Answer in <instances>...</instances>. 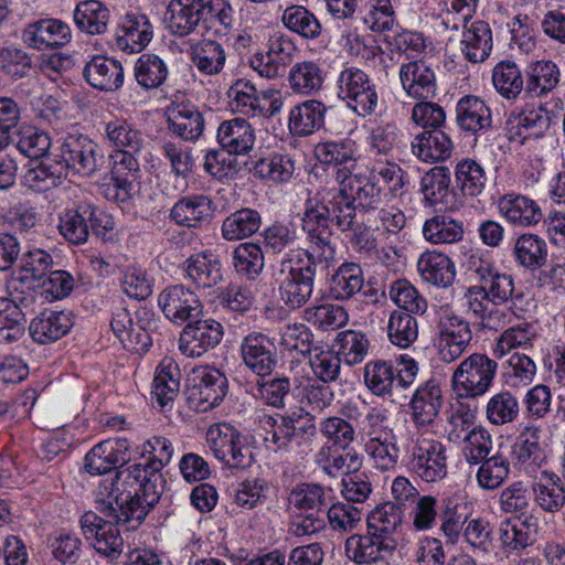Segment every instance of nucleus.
<instances>
[{
  "label": "nucleus",
  "instance_id": "obj_1",
  "mask_svg": "<svg viewBox=\"0 0 565 565\" xmlns=\"http://www.w3.org/2000/svg\"><path fill=\"white\" fill-rule=\"evenodd\" d=\"M147 450L152 455L149 462L118 472L114 479L117 502L129 503V511L124 512L121 520H143L146 508L156 503L162 493L160 471L172 458V444L164 437L154 436L148 440Z\"/></svg>",
  "mask_w": 565,
  "mask_h": 565
},
{
  "label": "nucleus",
  "instance_id": "obj_2",
  "mask_svg": "<svg viewBox=\"0 0 565 565\" xmlns=\"http://www.w3.org/2000/svg\"><path fill=\"white\" fill-rule=\"evenodd\" d=\"M114 491V482L108 495L107 503H102L98 508V513L88 511L85 512L81 519L82 530L87 540H93L94 548L109 558L118 557L122 552L124 541L120 536L117 524L132 523L135 527L141 523L142 520H121L124 512L129 511L127 502L122 504L117 502Z\"/></svg>",
  "mask_w": 565,
  "mask_h": 565
},
{
  "label": "nucleus",
  "instance_id": "obj_3",
  "mask_svg": "<svg viewBox=\"0 0 565 565\" xmlns=\"http://www.w3.org/2000/svg\"><path fill=\"white\" fill-rule=\"evenodd\" d=\"M497 363L484 354L473 353L455 370L451 385L459 397H479L488 392L494 379Z\"/></svg>",
  "mask_w": 565,
  "mask_h": 565
},
{
  "label": "nucleus",
  "instance_id": "obj_4",
  "mask_svg": "<svg viewBox=\"0 0 565 565\" xmlns=\"http://www.w3.org/2000/svg\"><path fill=\"white\" fill-rule=\"evenodd\" d=\"M206 441L214 456L231 468H247L253 462L249 447L231 425H212L207 429Z\"/></svg>",
  "mask_w": 565,
  "mask_h": 565
},
{
  "label": "nucleus",
  "instance_id": "obj_5",
  "mask_svg": "<svg viewBox=\"0 0 565 565\" xmlns=\"http://www.w3.org/2000/svg\"><path fill=\"white\" fill-rule=\"evenodd\" d=\"M225 395V379L214 369L200 366L188 379L186 401L196 412H207Z\"/></svg>",
  "mask_w": 565,
  "mask_h": 565
},
{
  "label": "nucleus",
  "instance_id": "obj_6",
  "mask_svg": "<svg viewBox=\"0 0 565 565\" xmlns=\"http://www.w3.org/2000/svg\"><path fill=\"white\" fill-rule=\"evenodd\" d=\"M445 447L427 435H420L415 441L411 467L426 482H435L447 473Z\"/></svg>",
  "mask_w": 565,
  "mask_h": 565
},
{
  "label": "nucleus",
  "instance_id": "obj_7",
  "mask_svg": "<svg viewBox=\"0 0 565 565\" xmlns=\"http://www.w3.org/2000/svg\"><path fill=\"white\" fill-rule=\"evenodd\" d=\"M158 302L164 316L182 324L202 313V303L196 288L185 285H168L159 295Z\"/></svg>",
  "mask_w": 565,
  "mask_h": 565
},
{
  "label": "nucleus",
  "instance_id": "obj_8",
  "mask_svg": "<svg viewBox=\"0 0 565 565\" xmlns=\"http://www.w3.org/2000/svg\"><path fill=\"white\" fill-rule=\"evenodd\" d=\"M150 326L151 320L146 312L132 315L127 309L117 310L110 322L122 345L136 353L145 352L151 345Z\"/></svg>",
  "mask_w": 565,
  "mask_h": 565
},
{
  "label": "nucleus",
  "instance_id": "obj_9",
  "mask_svg": "<svg viewBox=\"0 0 565 565\" xmlns=\"http://www.w3.org/2000/svg\"><path fill=\"white\" fill-rule=\"evenodd\" d=\"M472 339L469 323L460 317L446 313L438 322L437 349L441 361L451 363L459 359Z\"/></svg>",
  "mask_w": 565,
  "mask_h": 565
},
{
  "label": "nucleus",
  "instance_id": "obj_10",
  "mask_svg": "<svg viewBox=\"0 0 565 565\" xmlns=\"http://www.w3.org/2000/svg\"><path fill=\"white\" fill-rule=\"evenodd\" d=\"M222 335V326L215 320L190 322L180 333L179 350L185 356L198 358L216 347Z\"/></svg>",
  "mask_w": 565,
  "mask_h": 565
},
{
  "label": "nucleus",
  "instance_id": "obj_11",
  "mask_svg": "<svg viewBox=\"0 0 565 565\" xmlns=\"http://www.w3.org/2000/svg\"><path fill=\"white\" fill-rule=\"evenodd\" d=\"M342 98L358 114L371 113L377 103V94L369 76L360 70L348 68L341 73Z\"/></svg>",
  "mask_w": 565,
  "mask_h": 565
},
{
  "label": "nucleus",
  "instance_id": "obj_12",
  "mask_svg": "<svg viewBox=\"0 0 565 565\" xmlns=\"http://www.w3.org/2000/svg\"><path fill=\"white\" fill-rule=\"evenodd\" d=\"M295 53L296 46L294 42L286 35L275 32L268 38L267 61L264 63V56L257 55L250 61V65L262 76L273 78L278 76L285 66L292 61Z\"/></svg>",
  "mask_w": 565,
  "mask_h": 565
},
{
  "label": "nucleus",
  "instance_id": "obj_13",
  "mask_svg": "<svg viewBox=\"0 0 565 565\" xmlns=\"http://www.w3.org/2000/svg\"><path fill=\"white\" fill-rule=\"evenodd\" d=\"M393 548L392 539L377 537L369 531L366 535H352L345 542L347 556L358 564L383 562Z\"/></svg>",
  "mask_w": 565,
  "mask_h": 565
},
{
  "label": "nucleus",
  "instance_id": "obj_14",
  "mask_svg": "<svg viewBox=\"0 0 565 565\" xmlns=\"http://www.w3.org/2000/svg\"><path fill=\"white\" fill-rule=\"evenodd\" d=\"M539 531V518L533 512H523L503 521L499 529V539L509 550H521L530 545Z\"/></svg>",
  "mask_w": 565,
  "mask_h": 565
},
{
  "label": "nucleus",
  "instance_id": "obj_15",
  "mask_svg": "<svg viewBox=\"0 0 565 565\" xmlns=\"http://www.w3.org/2000/svg\"><path fill=\"white\" fill-rule=\"evenodd\" d=\"M139 169L138 161L131 152L120 151L114 161L110 180L105 193L108 199L125 202L130 195V188Z\"/></svg>",
  "mask_w": 565,
  "mask_h": 565
},
{
  "label": "nucleus",
  "instance_id": "obj_16",
  "mask_svg": "<svg viewBox=\"0 0 565 565\" xmlns=\"http://www.w3.org/2000/svg\"><path fill=\"white\" fill-rule=\"evenodd\" d=\"M443 404V393L439 385L427 382L419 387L412 401V418L418 426H428L433 424L439 413Z\"/></svg>",
  "mask_w": 565,
  "mask_h": 565
},
{
  "label": "nucleus",
  "instance_id": "obj_17",
  "mask_svg": "<svg viewBox=\"0 0 565 565\" xmlns=\"http://www.w3.org/2000/svg\"><path fill=\"white\" fill-rule=\"evenodd\" d=\"M26 39L38 50L53 49L68 42L70 28L60 20L45 19L30 24L25 30Z\"/></svg>",
  "mask_w": 565,
  "mask_h": 565
},
{
  "label": "nucleus",
  "instance_id": "obj_18",
  "mask_svg": "<svg viewBox=\"0 0 565 565\" xmlns=\"http://www.w3.org/2000/svg\"><path fill=\"white\" fill-rule=\"evenodd\" d=\"M200 0H171L164 21L169 30L179 36H185L193 32L200 24Z\"/></svg>",
  "mask_w": 565,
  "mask_h": 565
},
{
  "label": "nucleus",
  "instance_id": "obj_19",
  "mask_svg": "<svg viewBox=\"0 0 565 565\" xmlns=\"http://www.w3.org/2000/svg\"><path fill=\"white\" fill-rule=\"evenodd\" d=\"M532 492L536 504L546 512H556L565 504V490L561 479L547 471L535 476Z\"/></svg>",
  "mask_w": 565,
  "mask_h": 565
},
{
  "label": "nucleus",
  "instance_id": "obj_20",
  "mask_svg": "<svg viewBox=\"0 0 565 565\" xmlns=\"http://www.w3.org/2000/svg\"><path fill=\"white\" fill-rule=\"evenodd\" d=\"M452 141L439 129L419 134L413 143V152L425 162L444 161L450 157Z\"/></svg>",
  "mask_w": 565,
  "mask_h": 565
},
{
  "label": "nucleus",
  "instance_id": "obj_21",
  "mask_svg": "<svg viewBox=\"0 0 565 565\" xmlns=\"http://www.w3.org/2000/svg\"><path fill=\"white\" fill-rule=\"evenodd\" d=\"M217 139L228 153L248 152L254 145V130L244 119L235 118L224 121L217 131Z\"/></svg>",
  "mask_w": 565,
  "mask_h": 565
},
{
  "label": "nucleus",
  "instance_id": "obj_22",
  "mask_svg": "<svg viewBox=\"0 0 565 565\" xmlns=\"http://www.w3.org/2000/svg\"><path fill=\"white\" fill-rule=\"evenodd\" d=\"M73 322L64 312L42 313L34 318L29 327L32 339L45 344L64 337L72 328Z\"/></svg>",
  "mask_w": 565,
  "mask_h": 565
},
{
  "label": "nucleus",
  "instance_id": "obj_23",
  "mask_svg": "<svg viewBox=\"0 0 565 565\" xmlns=\"http://www.w3.org/2000/svg\"><path fill=\"white\" fill-rule=\"evenodd\" d=\"M51 257L43 252L30 253L22 265L20 282L46 280L47 282H70L75 278L65 270H50Z\"/></svg>",
  "mask_w": 565,
  "mask_h": 565
},
{
  "label": "nucleus",
  "instance_id": "obj_24",
  "mask_svg": "<svg viewBox=\"0 0 565 565\" xmlns=\"http://www.w3.org/2000/svg\"><path fill=\"white\" fill-rule=\"evenodd\" d=\"M88 83L100 90L118 88L124 78L119 63L105 56H95L85 67Z\"/></svg>",
  "mask_w": 565,
  "mask_h": 565
},
{
  "label": "nucleus",
  "instance_id": "obj_25",
  "mask_svg": "<svg viewBox=\"0 0 565 565\" xmlns=\"http://www.w3.org/2000/svg\"><path fill=\"white\" fill-rule=\"evenodd\" d=\"M63 159L68 169L89 174L95 170V146L85 137H68L63 146Z\"/></svg>",
  "mask_w": 565,
  "mask_h": 565
},
{
  "label": "nucleus",
  "instance_id": "obj_26",
  "mask_svg": "<svg viewBox=\"0 0 565 565\" xmlns=\"http://www.w3.org/2000/svg\"><path fill=\"white\" fill-rule=\"evenodd\" d=\"M461 51L466 57L473 62H482L491 50V31L482 21L466 25L461 34Z\"/></svg>",
  "mask_w": 565,
  "mask_h": 565
},
{
  "label": "nucleus",
  "instance_id": "obj_27",
  "mask_svg": "<svg viewBox=\"0 0 565 565\" xmlns=\"http://www.w3.org/2000/svg\"><path fill=\"white\" fill-rule=\"evenodd\" d=\"M270 347L268 339L263 335L247 337L242 347L246 365L260 376L270 374L275 365Z\"/></svg>",
  "mask_w": 565,
  "mask_h": 565
},
{
  "label": "nucleus",
  "instance_id": "obj_28",
  "mask_svg": "<svg viewBox=\"0 0 565 565\" xmlns=\"http://www.w3.org/2000/svg\"><path fill=\"white\" fill-rule=\"evenodd\" d=\"M125 460V452L121 449L120 441L106 440L95 446L86 455L85 468L92 475H103Z\"/></svg>",
  "mask_w": 565,
  "mask_h": 565
},
{
  "label": "nucleus",
  "instance_id": "obj_29",
  "mask_svg": "<svg viewBox=\"0 0 565 565\" xmlns=\"http://www.w3.org/2000/svg\"><path fill=\"white\" fill-rule=\"evenodd\" d=\"M457 119L462 129L477 132L490 127L491 111L480 98L466 96L457 105Z\"/></svg>",
  "mask_w": 565,
  "mask_h": 565
},
{
  "label": "nucleus",
  "instance_id": "obj_30",
  "mask_svg": "<svg viewBox=\"0 0 565 565\" xmlns=\"http://www.w3.org/2000/svg\"><path fill=\"white\" fill-rule=\"evenodd\" d=\"M401 81L406 92L416 98H426L435 87V75L423 62H411L401 70Z\"/></svg>",
  "mask_w": 565,
  "mask_h": 565
},
{
  "label": "nucleus",
  "instance_id": "obj_31",
  "mask_svg": "<svg viewBox=\"0 0 565 565\" xmlns=\"http://www.w3.org/2000/svg\"><path fill=\"white\" fill-rule=\"evenodd\" d=\"M513 294L512 285H473L468 289L467 298L475 313H483L492 305L505 302Z\"/></svg>",
  "mask_w": 565,
  "mask_h": 565
},
{
  "label": "nucleus",
  "instance_id": "obj_32",
  "mask_svg": "<svg viewBox=\"0 0 565 565\" xmlns=\"http://www.w3.org/2000/svg\"><path fill=\"white\" fill-rule=\"evenodd\" d=\"M338 179L340 196L348 207L355 202H359L360 205L367 204L375 194L374 184L359 174L342 169L338 171Z\"/></svg>",
  "mask_w": 565,
  "mask_h": 565
},
{
  "label": "nucleus",
  "instance_id": "obj_33",
  "mask_svg": "<svg viewBox=\"0 0 565 565\" xmlns=\"http://www.w3.org/2000/svg\"><path fill=\"white\" fill-rule=\"evenodd\" d=\"M180 369L172 359H164L159 364L153 380V394L161 407L174 399L180 386Z\"/></svg>",
  "mask_w": 565,
  "mask_h": 565
},
{
  "label": "nucleus",
  "instance_id": "obj_34",
  "mask_svg": "<svg viewBox=\"0 0 565 565\" xmlns=\"http://www.w3.org/2000/svg\"><path fill=\"white\" fill-rule=\"evenodd\" d=\"M499 206L507 220L515 225L531 226L542 217L539 205L525 196H504Z\"/></svg>",
  "mask_w": 565,
  "mask_h": 565
},
{
  "label": "nucleus",
  "instance_id": "obj_35",
  "mask_svg": "<svg viewBox=\"0 0 565 565\" xmlns=\"http://www.w3.org/2000/svg\"><path fill=\"white\" fill-rule=\"evenodd\" d=\"M17 299L0 297V343H10L24 334L25 318Z\"/></svg>",
  "mask_w": 565,
  "mask_h": 565
},
{
  "label": "nucleus",
  "instance_id": "obj_36",
  "mask_svg": "<svg viewBox=\"0 0 565 565\" xmlns=\"http://www.w3.org/2000/svg\"><path fill=\"white\" fill-rule=\"evenodd\" d=\"M192 62L196 68L207 75L218 74L225 65L226 54L216 41L203 40L191 51Z\"/></svg>",
  "mask_w": 565,
  "mask_h": 565
},
{
  "label": "nucleus",
  "instance_id": "obj_37",
  "mask_svg": "<svg viewBox=\"0 0 565 565\" xmlns=\"http://www.w3.org/2000/svg\"><path fill=\"white\" fill-rule=\"evenodd\" d=\"M74 20L81 30L89 34H102L107 29L109 11L99 1L87 0L76 7Z\"/></svg>",
  "mask_w": 565,
  "mask_h": 565
},
{
  "label": "nucleus",
  "instance_id": "obj_38",
  "mask_svg": "<svg viewBox=\"0 0 565 565\" xmlns=\"http://www.w3.org/2000/svg\"><path fill=\"white\" fill-rule=\"evenodd\" d=\"M417 267L422 278L427 282H451L455 279V265L441 253H424L418 259Z\"/></svg>",
  "mask_w": 565,
  "mask_h": 565
},
{
  "label": "nucleus",
  "instance_id": "obj_39",
  "mask_svg": "<svg viewBox=\"0 0 565 565\" xmlns=\"http://www.w3.org/2000/svg\"><path fill=\"white\" fill-rule=\"evenodd\" d=\"M201 114L185 105H178L170 109L169 127L173 134L185 140L196 139L203 131Z\"/></svg>",
  "mask_w": 565,
  "mask_h": 565
},
{
  "label": "nucleus",
  "instance_id": "obj_40",
  "mask_svg": "<svg viewBox=\"0 0 565 565\" xmlns=\"http://www.w3.org/2000/svg\"><path fill=\"white\" fill-rule=\"evenodd\" d=\"M259 226V214L254 210L242 209L224 220L222 234L227 241H239L256 233Z\"/></svg>",
  "mask_w": 565,
  "mask_h": 565
},
{
  "label": "nucleus",
  "instance_id": "obj_41",
  "mask_svg": "<svg viewBox=\"0 0 565 565\" xmlns=\"http://www.w3.org/2000/svg\"><path fill=\"white\" fill-rule=\"evenodd\" d=\"M324 110V106L317 100H308L297 106L290 113V129L298 135L311 134L322 126Z\"/></svg>",
  "mask_w": 565,
  "mask_h": 565
},
{
  "label": "nucleus",
  "instance_id": "obj_42",
  "mask_svg": "<svg viewBox=\"0 0 565 565\" xmlns=\"http://www.w3.org/2000/svg\"><path fill=\"white\" fill-rule=\"evenodd\" d=\"M211 201L205 196L188 198L179 201L171 211L172 218L181 225L196 226L211 215Z\"/></svg>",
  "mask_w": 565,
  "mask_h": 565
},
{
  "label": "nucleus",
  "instance_id": "obj_43",
  "mask_svg": "<svg viewBox=\"0 0 565 565\" xmlns=\"http://www.w3.org/2000/svg\"><path fill=\"white\" fill-rule=\"evenodd\" d=\"M387 334L394 345L408 348L418 337L417 321L411 315L395 310L388 320Z\"/></svg>",
  "mask_w": 565,
  "mask_h": 565
},
{
  "label": "nucleus",
  "instance_id": "obj_44",
  "mask_svg": "<svg viewBox=\"0 0 565 565\" xmlns=\"http://www.w3.org/2000/svg\"><path fill=\"white\" fill-rule=\"evenodd\" d=\"M510 473L509 460L502 455H494L480 462L477 482L486 490H494L503 484Z\"/></svg>",
  "mask_w": 565,
  "mask_h": 565
},
{
  "label": "nucleus",
  "instance_id": "obj_45",
  "mask_svg": "<svg viewBox=\"0 0 565 565\" xmlns=\"http://www.w3.org/2000/svg\"><path fill=\"white\" fill-rule=\"evenodd\" d=\"M151 34L150 25L143 18H128L122 25V34L117 38V44L130 53L139 52L151 40Z\"/></svg>",
  "mask_w": 565,
  "mask_h": 565
},
{
  "label": "nucleus",
  "instance_id": "obj_46",
  "mask_svg": "<svg viewBox=\"0 0 565 565\" xmlns=\"http://www.w3.org/2000/svg\"><path fill=\"white\" fill-rule=\"evenodd\" d=\"M360 14L363 22L375 32L388 30L393 24L390 0H363Z\"/></svg>",
  "mask_w": 565,
  "mask_h": 565
},
{
  "label": "nucleus",
  "instance_id": "obj_47",
  "mask_svg": "<svg viewBox=\"0 0 565 565\" xmlns=\"http://www.w3.org/2000/svg\"><path fill=\"white\" fill-rule=\"evenodd\" d=\"M200 23L206 30L217 26L230 28L232 24V7L226 0H200L199 1Z\"/></svg>",
  "mask_w": 565,
  "mask_h": 565
},
{
  "label": "nucleus",
  "instance_id": "obj_48",
  "mask_svg": "<svg viewBox=\"0 0 565 565\" xmlns=\"http://www.w3.org/2000/svg\"><path fill=\"white\" fill-rule=\"evenodd\" d=\"M424 236L433 244H450L462 238L463 231L461 226L444 216H435L426 221L424 225Z\"/></svg>",
  "mask_w": 565,
  "mask_h": 565
},
{
  "label": "nucleus",
  "instance_id": "obj_49",
  "mask_svg": "<svg viewBox=\"0 0 565 565\" xmlns=\"http://www.w3.org/2000/svg\"><path fill=\"white\" fill-rule=\"evenodd\" d=\"M514 252L518 260L525 267L537 268L545 263V243L536 235H521L516 239Z\"/></svg>",
  "mask_w": 565,
  "mask_h": 565
},
{
  "label": "nucleus",
  "instance_id": "obj_50",
  "mask_svg": "<svg viewBox=\"0 0 565 565\" xmlns=\"http://www.w3.org/2000/svg\"><path fill=\"white\" fill-rule=\"evenodd\" d=\"M402 518L399 511L391 503L374 509L367 518V531L383 539H391L388 534L394 532Z\"/></svg>",
  "mask_w": 565,
  "mask_h": 565
},
{
  "label": "nucleus",
  "instance_id": "obj_51",
  "mask_svg": "<svg viewBox=\"0 0 565 565\" xmlns=\"http://www.w3.org/2000/svg\"><path fill=\"white\" fill-rule=\"evenodd\" d=\"M519 414L516 398L509 392L493 395L487 403L486 415L494 425H504L514 420Z\"/></svg>",
  "mask_w": 565,
  "mask_h": 565
},
{
  "label": "nucleus",
  "instance_id": "obj_52",
  "mask_svg": "<svg viewBox=\"0 0 565 565\" xmlns=\"http://www.w3.org/2000/svg\"><path fill=\"white\" fill-rule=\"evenodd\" d=\"M25 287V290L21 291L25 296L18 299L25 307L30 303L43 306L62 300L73 290L72 285H26Z\"/></svg>",
  "mask_w": 565,
  "mask_h": 565
},
{
  "label": "nucleus",
  "instance_id": "obj_53",
  "mask_svg": "<svg viewBox=\"0 0 565 565\" xmlns=\"http://www.w3.org/2000/svg\"><path fill=\"white\" fill-rule=\"evenodd\" d=\"M492 81L495 88L507 98H515L523 89L521 72L510 62H502L494 67Z\"/></svg>",
  "mask_w": 565,
  "mask_h": 565
},
{
  "label": "nucleus",
  "instance_id": "obj_54",
  "mask_svg": "<svg viewBox=\"0 0 565 565\" xmlns=\"http://www.w3.org/2000/svg\"><path fill=\"white\" fill-rule=\"evenodd\" d=\"M282 20L286 26L305 38L313 39L320 34L321 26L319 21L301 6L287 8Z\"/></svg>",
  "mask_w": 565,
  "mask_h": 565
},
{
  "label": "nucleus",
  "instance_id": "obj_55",
  "mask_svg": "<svg viewBox=\"0 0 565 565\" xmlns=\"http://www.w3.org/2000/svg\"><path fill=\"white\" fill-rule=\"evenodd\" d=\"M234 266L237 273L246 275L248 279H254L264 266V256L260 247L253 243L238 245L234 252Z\"/></svg>",
  "mask_w": 565,
  "mask_h": 565
},
{
  "label": "nucleus",
  "instance_id": "obj_56",
  "mask_svg": "<svg viewBox=\"0 0 565 565\" xmlns=\"http://www.w3.org/2000/svg\"><path fill=\"white\" fill-rule=\"evenodd\" d=\"M536 338L537 333L530 324L510 328L500 335L494 354L501 358L512 349L532 347Z\"/></svg>",
  "mask_w": 565,
  "mask_h": 565
},
{
  "label": "nucleus",
  "instance_id": "obj_57",
  "mask_svg": "<svg viewBox=\"0 0 565 565\" xmlns=\"http://www.w3.org/2000/svg\"><path fill=\"white\" fill-rule=\"evenodd\" d=\"M289 83L294 90L301 94H310L321 86V72L311 62L296 64L290 71Z\"/></svg>",
  "mask_w": 565,
  "mask_h": 565
},
{
  "label": "nucleus",
  "instance_id": "obj_58",
  "mask_svg": "<svg viewBox=\"0 0 565 565\" xmlns=\"http://www.w3.org/2000/svg\"><path fill=\"white\" fill-rule=\"evenodd\" d=\"M463 444V456L469 465L480 463L492 448L491 435L482 427L471 429L465 437Z\"/></svg>",
  "mask_w": 565,
  "mask_h": 565
},
{
  "label": "nucleus",
  "instance_id": "obj_59",
  "mask_svg": "<svg viewBox=\"0 0 565 565\" xmlns=\"http://www.w3.org/2000/svg\"><path fill=\"white\" fill-rule=\"evenodd\" d=\"M557 66L550 61L534 64L527 81V89L536 95L552 90L558 83Z\"/></svg>",
  "mask_w": 565,
  "mask_h": 565
},
{
  "label": "nucleus",
  "instance_id": "obj_60",
  "mask_svg": "<svg viewBox=\"0 0 565 565\" xmlns=\"http://www.w3.org/2000/svg\"><path fill=\"white\" fill-rule=\"evenodd\" d=\"M338 355L348 364L353 365L360 363L366 355L369 342L364 334L348 330L338 335Z\"/></svg>",
  "mask_w": 565,
  "mask_h": 565
},
{
  "label": "nucleus",
  "instance_id": "obj_61",
  "mask_svg": "<svg viewBox=\"0 0 565 565\" xmlns=\"http://www.w3.org/2000/svg\"><path fill=\"white\" fill-rule=\"evenodd\" d=\"M395 376L392 365L383 361H373L366 364L364 381L370 390L377 395L391 391Z\"/></svg>",
  "mask_w": 565,
  "mask_h": 565
},
{
  "label": "nucleus",
  "instance_id": "obj_62",
  "mask_svg": "<svg viewBox=\"0 0 565 565\" xmlns=\"http://www.w3.org/2000/svg\"><path fill=\"white\" fill-rule=\"evenodd\" d=\"M167 76L163 62L153 55H142L136 65V78L147 88L158 87Z\"/></svg>",
  "mask_w": 565,
  "mask_h": 565
},
{
  "label": "nucleus",
  "instance_id": "obj_63",
  "mask_svg": "<svg viewBox=\"0 0 565 565\" xmlns=\"http://www.w3.org/2000/svg\"><path fill=\"white\" fill-rule=\"evenodd\" d=\"M106 131L108 139L114 146L121 148V151L136 152L141 147L140 132L126 121H111L107 125Z\"/></svg>",
  "mask_w": 565,
  "mask_h": 565
},
{
  "label": "nucleus",
  "instance_id": "obj_64",
  "mask_svg": "<svg viewBox=\"0 0 565 565\" xmlns=\"http://www.w3.org/2000/svg\"><path fill=\"white\" fill-rule=\"evenodd\" d=\"M268 484L264 479H246L238 484L235 491L234 502L242 509L252 510L265 499Z\"/></svg>",
  "mask_w": 565,
  "mask_h": 565
}]
</instances>
